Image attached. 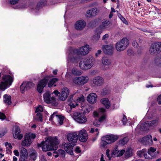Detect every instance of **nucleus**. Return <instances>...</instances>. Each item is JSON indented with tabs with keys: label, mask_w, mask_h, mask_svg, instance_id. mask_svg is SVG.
Wrapping results in <instances>:
<instances>
[{
	"label": "nucleus",
	"mask_w": 161,
	"mask_h": 161,
	"mask_svg": "<svg viewBox=\"0 0 161 161\" xmlns=\"http://www.w3.org/2000/svg\"><path fill=\"white\" fill-rule=\"evenodd\" d=\"M59 143V141L57 137H49L45 142H43L40 144H38L37 146L39 147H42L43 151L46 152L56 150Z\"/></svg>",
	"instance_id": "obj_1"
},
{
	"label": "nucleus",
	"mask_w": 161,
	"mask_h": 161,
	"mask_svg": "<svg viewBox=\"0 0 161 161\" xmlns=\"http://www.w3.org/2000/svg\"><path fill=\"white\" fill-rule=\"evenodd\" d=\"M95 62V59L92 57L81 60L79 63V67L83 70H86L90 69Z\"/></svg>",
	"instance_id": "obj_2"
},
{
	"label": "nucleus",
	"mask_w": 161,
	"mask_h": 161,
	"mask_svg": "<svg viewBox=\"0 0 161 161\" xmlns=\"http://www.w3.org/2000/svg\"><path fill=\"white\" fill-rule=\"evenodd\" d=\"M129 44L128 39L126 38H123L115 44L116 49L118 52L123 51L127 48Z\"/></svg>",
	"instance_id": "obj_3"
},
{
	"label": "nucleus",
	"mask_w": 161,
	"mask_h": 161,
	"mask_svg": "<svg viewBox=\"0 0 161 161\" xmlns=\"http://www.w3.org/2000/svg\"><path fill=\"white\" fill-rule=\"evenodd\" d=\"M13 80V78L10 76L8 75L4 76L0 84V89L3 91L4 90L11 85Z\"/></svg>",
	"instance_id": "obj_4"
},
{
	"label": "nucleus",
	"mask_w": 161,
	"mask_h": 161,
	"mask_svg": "<svg viewBox=\"0 0 161 161\" xmlns=\"http://www.w3.org/2000/svg\"><path fill=\"white\" fill-rule=\"evenodd\" d=\"M149 52L152 55L159 53L161 52V42H156L152 43L150 47Z\"/></svg>",
	"instance_id": "obj_5"
},
{
	"label": "nucleus",
	"mask_w": 161,
	"mask_h": 161,
	"mask_svg": "<svg viewBox=\"0 0 161 161\" xmlns=\"http://www.w3.org/2000/svg\"><path fill=\"white\" fill-rule=\"evenodd\" d=\"M73 118L77 122L80 124L84 123L87 120L86 118L83 113H75L73 115Z\"/></svg>",
	"instance_id": "obj_6"
},
{
	"label": "nucleus",
	"mask_w": 161,
	"mask_h": 161,
	"mask_svg": "<svg viewBox=\"0 0 161 161\" xmlns=\"http://www.w3.org/2000/svg\"><path fill=\"white\" fill-rule=\"evenodd\" d=\"M36 137V135L34 134H26L25 136V140L22 142V145L24 146H28L31 143L32 139Z\"/></svg>",
	"instance_id": "obj_7"
},
{
	"label": "nucleus",
	"mask_w": 161,
	"mask_h": 161,
	"mask_svg": "<svg viewBox=\"0 0 161 161\" xmlns=\"http://www.w3.org/2000/svg\"><path fill=\"white\" fill-rule=\"evenodd\" d=\"M89 80L87 76L85 75L81 77H75L73 79V82L75 84L83 85L86 83Z\"/></svg>",
	"instance_id": "obj_8"
},
{
	"label": "nucleus",
	"mask_w": 161,
	"mask_h": 161,
	"mask_svg": "<svg viewBox=\"0 0 161 161\" xmlns=\"http://www.w3.org/2000/svg\"><path fill=\"white\" fill-rule=\"evenodd\" d=\"M160 119L159 117H157L151 121H147L145 123L144 126L146 130L150 127H154L158 125Z\"/></svg>",
	"instance_id": "obj_9"
},
{
	"label": "nucleus",
	"mask_w": 161,
	"mask_h": 161,
	"mask_svg": "<svg viewBox=\"0 0 161 161\" xmlns=\"http://www.w3.org/2000/svg\"><path fill=\"white\" fill-rule=\"evenodd\" d=\"M89 51V46L88 45L80 47L79 49L74 50V52L76 53L78 55L85 56L87 54Z\"/></svg>",
	"instance_id": "obj_10"
},
{
	"label": "nucleus",
	"mask_w": 161,
	"mask_h": 161,
	"mask_svg": "<svg viewBox=\"0 0 161 161\" xmlns=\"http://www.w3.org/2000/svg\"><path fill=\"white\" fill-rule=\"evenodd\" d=\"M34 84L31 82H24L20 86V90L22 93L29 89L31 87L34 86Z\"/></svg>",
	"instance_id": "obj_11"
},
{
	"label": "nucleus",
	"mask_w": 161,
	"mask_h": 161,
	"mask_svg": "<svg viewBox=\"0 0 161 161\" xmlns=\"http://www.w3.org/2000/svg\"><path fill=\"white\" fill-rule=\"evenodd\" d=\"M48 80V78L45 77L39 82L37 88V90L39 93H42L43 88L47 84Z\"/></svg>",
	"instance_id": "obj_12"
},
{
	"label": "nucleus",
	"mask_w": 161,
	"mask_h": 161,
	"mask_svg": "<svg viewBox=\"0 0 161 161\" xmlns=\"http://www.w3.org/2000/svg\"><path fill=\"white\" fill-rule=\"evenodd\" d=\"M92 82L95 86H101L104 83V80L101 76H97L93 79Z\"/></svg>",
	"instance_id": "obj_13"
},
{
	"label": "nucleus",
	"mask_w": 161,
	"mask_h": 161,
	"mask_svg": "<svg viewBox=\"0 0 161 161\" xmlns=\"http://www.w3.org/2000/svg\"><path fill=\"white\" fill-rule=\"evenodd\" d=\"M64 117L61 115L56 114V113L54 112L51 115L49 120L52 121L54 119L55 120H56L60 125H62L63 124Z\"/></svg>",
	"instance_id": "obj_14"
},
{
	"label": "nucleus",
	"mask_w": 161,
	"mask_h": 161,
	"mask_svg": "<svg viewBox=\"0 0 161 161\" xmlns=\"http://www.w3.org/2000/svg\"><path fill=\"white\" fill-rule=\"evenodd\" d=\"M103 137V139H105L108 144H111L116 141L119 138L118 136L113 134L106 135Z\"/></svg>",
	"instance_id": "obj_15"
},
{
	"label": "nucleus",
	"mask_w": 161,
	"mask_h": 161,
	"mask_svg": "<svg viewBox=\"0 0 161 161\" xmlns=\"http://www.w3.org/2000/svg\"><path fill=\"white\" fill-rule=\"evenodd\" d=\"M43 97L45 102L47 103H53L56 101L54 97H50L49 92H47L45 93L43 95Z\"/></svg>",
	"instance_id": "obj_16"
},
{
	"label": "nucleus",
	"mask_w": 161,
	"mask_h": 161,
	"mask_svg": "<svg viewBox=\"0 0 161 161\" xmlns=\"http://www.w3.org/2000/svg\"><path fill=\"white\" fill-rule=\"evenodd\" d=\"M69 94V90L67 87H64L62 89L61 94L59 98L61 100L64 101L66 99Z\"/></svg>",
	"instance_id": "obj_17"
},
{
	"label": "nucleus",
	"mask_w": 161,
	"mask_h": 161,
	"mask_svg": "<svg viewBox=\"0 0 161 161\" xmlns=\"http://www.w3.org/2000/svg\"><path fill=\"white\" fill-rule=\"evenodd\" d=\"M86 23L83 20L77 21L75 24V29L79 31L82 30L86 26Z\"/></svg>",
	"instance_id": "obj_18"
},
{
	"label": "nucleus",
	"mask_w": 161,
	"mask_h": 161,
	"mask_svg": "<svg viewBox=\"0 0 161 161\" xmlns=\"http://www.w3.org/2000/svg\"><path fill=\"white\" fill-rule=\"evenodd\" d=\"M68 141L73 143H76L78 140V135L75 132L69 133L67 134Z\"/></svg>",
	"instance_id": "obj_19"
},
{
	"label": "nucleus",
	"mask_w": 161,
	"mask_h": 161,
	"mask_svg": "<svg viewBox=\"0 0 161 161\" xmlns=\"http://www.w3.org/2000/svg\"><path fill=\"white\" fill-rule=\"evenodd\" d=\"M102 48L103 52L105 53L108 55L112 54L114 50V47L112 45H103Z\"/></svg>",
	"instance_id": "obj_20"
},
{
	"label": "nucleus",
	"mask_w": 161,
	"mask_h": 161,
	"mask_svg": "<svg viewBox=\"0 0 161 161\" xmlns=\"http://www.w3.org/2000/svg\"><path fill=\"white\" fill-rule=\"evenodd\" d=\"M99 12V10L95 7L88 10L86 12V14L88 17H92L96 16Z\"/></svg>",
	"instance_id": "obj_21"
},
{
	"label": "nucleus",
	"mask_w": 161,
	"mask_h": 161,
	"mask_svg": "<svg viewBox=\"0 0 161 161\" xmlns=\"http://www.w3.org/2000/svg\"><path fill=\"white\" fill-rule=\"evenodd\" d=\"M74 145L70 143H66L64 145V148L66 152L68 154L72 155L73 154V149Z\"/></svg>",
	"instance_id": "obj_22"
},
{
	"label": "nucleus",
	"mask_w": 161,
	"mask_h": 161,
	"mask_svg": "<svg viewBox=\"0 0 161 161\" xmlns=\"http://www.w3.org/2000/svg\"><path fill=\"white\" fill-rule=\"evenodd\" d=\"M79 140L81 142H85L87 139V135L85 130L80 131L78 134Z\"/></svg>",
	"instance_id": "obj_23"
},
{
	"label": "nucleus",
	"mask_w": 161,
	"mask_h": 161,
	"mask_svg": "<svg viewBox=\"0 0 161 161\" xmlns=\"http://www.w3.org/2000/svg\"><path fill=\"white\" fill-rule=\"evenodd\" d=\"M102 63L103 69L106 70L108 69V67L111 64V61L108 58L104 57L102 59Z\"/></svg>",
	"instance_id": "obj_24"
},
{
	"label": "nucleus",
	"mask_w": 161,
	"mask_h": 161,
	"mask_svg": "<svg viewBox=\"0 0 161 161\" xmlns=\"http://www.w3.org/2000/svg\"><path fill=\"white\" fill-rule=\"evenodd\" d=\"M141 142L144 145L151 144L153 143L152 138L151 135L147 136L141 140Z\"/></svg>",
	"instance_id": "obj_25"
},
{
	"label": "nucleus",
	"mask_w": 161,
	"mask_h": 161,
	"mask_svg": "<svg viewBox=\"0 0 161 161\" xmlns=\"http://www.w3.org/2000/svg\"><path fill=\"white\" fill-rule=\"evenodd\" d=\"M97 96L96 93H92L90 94L87 97V101L90 103H94L97 101Z\"/></svg>",
	"instance_id": "obj_26"
},
{
	"label": "nucleus",
	"mask_w": 161,
	"mask_h": 161,
	"mask_svg": "<svg viewBox=\"0 0 161 161\" xmlns=\"http://www.w3.org/2000/svg\"><path fill=\"white\" fill-rule=\"evenodd\" d=\"M20 153L21 160L26 161L28 156V153L26 149L23 147H21Z\"/></svg>",
	"instance_id": "obj_27"
},
{
	"label": "nucleus",
	"mask_w": 161,
	"mask_h": 161,
	"mask_svg": "<svg viewBox=\"0 0 161 161\" xmlns=\"http://www.w3.org/2000/svg\"><path fill=\"white\" fill-rule=\"evenodd\" d=\"M109 152L110 150L109 149H107L106 151V154L107 157L108 158V160H110L111 157H114V155H116V154H118V153L119 152V151L116 149H115V150L112 152V153H111V156H110Z\"/></svg>",
	"instance_id": "obj_28"
},
{
	"label": "nucleus",
	"mask_w": 161,
	"mask_h": 161,
	"mask_svg": "<svg viewBox=\"0 0 161 161\" xmlns=\"http://www.w3.org/2000/svg\"><path fill=\"white\" fill-rule=\"evenodd\" d=\"M71 72L72 75L78 76L81 75L82 73L81 70L76 68H73L71 69Z\"/></svg>",
	"instance_id": "obj_29"
},
{
	"label": "nucleus",
	"mask_w": 161,
	"mask_h": 161,
	"mask_svg": "<svg viewBox=\"0 0 161 161\" xmlns=\"http://www.w3.org/2000/svg\"><path fill=\"white\" fill-rule=\"evenodd\" d=\"M101 103L104 105L106 108H108L110 106V103L109 100L107 98H103L101 99L100 101Z\"/></svg>",
	"instance_id": "obj_30"
},
{
	"label": "nucleus",
	"mask_w": 161,
	"mask_h": 161,
	"mask_svg": "<svg viewBox=\"0 0 161 161\" xmlns=\"http://www.w3.org/2000/svg\"><path fill=\"white\" fill-rule=\"evenodd\" d=\"M31 158L33 160H35L37 157V153L34 149L31 150L29 155Z\"/></svg>",
	"instance_id": "obj_31"
},
{
	"label": "nucleus",
	"mask_w": 161,
	"mask_h": 161,
	"mask_svg": "<svg viewBox=\"0 0 161 161\" xmlns=\"http://www.w3.org/2000/svg\"><path fill=\"white\" fill-rule=\"evenodd\" d=\"M4 102L8 105H10L11 103V96L7 94H5L3 96Z\"/></svg>",
	"instance_id": "obj_32"
},
{
	"label": "nucleus",
	"mask_w": 161,
	"mask_h": 161,
	"mask_svg": "<svg viewBox=\"0 0 161 161\" xmlns=\"http://www.w3.org/2000/svg\"><path fill=\"white\" fill-rule=\"evenodd\" d=\"M133 154L132 149L130 148L127 149L125 153V158H127L131 157Z\"/></svg>",
	"instance_id": "obj_33"
},
{
	"label": "nucleus",
	"mask_w": 161,
	"mask_h": 161,
	"mask_svg": "<svg viewBox=\"0 0 161 161\" xmlns=\"http://www.w3.org/2000/svg\"><path fill=\"white\" fill-rule=\"evenodd\" d=\"M154 62L155 65L161 67V56L156 57L154 59Z\"/></svg>",
	"instance_id": "obj_34"
},
{
	"label": "nucleus",
	"mask_w": 161,
	"mask_h": 161,
	"mask_svg": "<svg viewBox=\"0 0 161 161\" xmlns=\"http://www.w3.org/2000/svg\"><path fill=\"white\" fill-rule=\"evenodd\" d=\"M110 24L109 21L106 20L103 22L101 25H100V27L101 29H104L108 27Z\"/></svg>",
	"instance_id": "obj_35"
},
{
	"label": "nucleus",
	"mask_w": 161,
	"mask_h": 161,
	"mask_svg": "<svg viewBox=\"0 0 161 161\" xmlns=\"http://www.w3.org/2000/svg\"><path fill=\"white\" fill-rule=\"evenodd\" d=\"M58 80V79L57 78H53L50 80L48 84V87H51Z\"/></svg>",
	"instance_id": "obj_36"
},
{
	"label": "nucleus",
	"mask_w": 161,
	"mask_h": 161,
	"mask_svg": "<svg viewBox=\"0 0 161 161\" xmlns=\"http://www.w3.org/2000/svg\"><path fill=\"white\" fill-rule=\"evenodd\" d=\"M147 152V150L146 149H143L142 150L138 151L137 152V155L140 157H141L143 155H144L145 153Z\"/></svg>",
	"instance_id": "obj_37"
},
{
	"label": "nucleus",
	"mask_w": 161,
	"mask_h": 161,
	"mask_svg": "<svg viewBox=\"0 0 161 161\" xmlns=\"http://www.w3.org/2000/svg\"><path fill=\"white\" fill-rule=\"evenodd\" d=\"M85 101V99L84 96L83 95H81L80 97H78L75 100L76 103L79 102L82 103L84 102Z\"/></svg>",
	"instance_id": "obj_38"
},
{
	"label": "nucleus",
	"mask_w": 161,
	"mask_h": 161,
	"mask_svg": "<svg viewBox=\"0 0 161 161\" xmlns=\"http://www.w3.org/2000/svg\"><path fill=\"white\" fill-rule=\"evenodd\" d=\"M20 132H14V133L13 134L14 137L15 138H18L20 140L23 137V135L21 134H20Z\"/></svg>",
	"instance_id": "obj_39"
},
{
	"label": "nucleus",
	"mask_w": 161,
	"mask_h": 161,
	"mask_svg": "<svg viewBox=\"0 0 161 161\" xmlns=\"http://www.w3.org/2000/svg\"><path fill=\"white\" fill-rule=\"evenodd\" d=\"M69 59L72 63H77L79 61V59L77 57L73 56L72 57H69Z\"/></svg>",
	"instance_id": "obj_40"
},
{
	"label": "nucleus",
	"mask_w": 161,
	"mask_h": 161,
	"mask_svg": "<svg viewBox=\"0 0 161 161\" xmlns=\"http://www.w3.org/2000/svg\"><path fill=\"white\" fill-rule=\"evenodd\" d=\"M108 144L107 141L105 139H103V136L101 139V146L103 147H105Z\"/></svg>",
	"instance_id": "obj_41"
},
{
	"label": "nucleus",
	"mask_w": 161,
	"mask_h": 161,
	"mask_svg": "<svg viewBox=\"0 0 161 161\" xmlns=\"http://www.w3.org/2000/svg\"><path fill=\"white\" fill-rule=\"evenodd\" d=\"M34 119H35L39 120L41 122H42V115L40 113H37Z\"/></svg>",
	"instance_id": "obj_42"
},
{
	"label": "nucleus",
	"mask_w": 161,
	"mask_h": 161,
	"mask_svg": "<svg viewBox=\"0 0 161 161\" xmlns=\"http://www.w3.org/2000/svg\"><path fill=\"white\" fill-rule=\"evenodd\" d=\"M7 132V130L6 128H0V137L4 136Z\"/></svg>",
	"instance_id": "obj_43"
},
{
	"label": "nucleus",
	"mask_w": 161,
	"mask_h": 161,
	"mask_svg": "<svg viewBox=\"0 0 161 161\" xmlns=\"http://www.w3.org/2000/svg\"><path fill=\"white\" fill-rule=\"evenodd\" d=\"M128 141V138L127 137H125L120 141L119 142V144L122 145H124Z\"/></svg>",
	"instance_id": "obj_44"
},
{
	"label": "nucleus",
	"mask_w": 161,
	"mask_h": 161,
	"mask_svg": "<svg viewBox=\"0 0 161 161\" xmlns=\"http://www.w3.org/2000/svg\"><path fill=\"white\" fill-rule=\"evenodd\" d=\"M144 156L145 158L150 159H152L153 158H155L156 156L155 155L152 156L151 154L148 153L144 154Z\"/></svg>",
	"instance_id": "obj_45"
},
{
	"label": "nucleus",
	"mask_w": 161,
	"mask_h": 161,
	"mask_svg": "<svg viewBox=\"0 0 161 161\" xmlns=\"http://www.w3.org/2000/svg\"><path fill=\"white\" fill-rule=\"evenodd\" d=\"M99 129L98 128H96L95 130L94 128H92L90 132L91 133H95V135L96 136H98L99 134Z\"/></svg>",
	"instance_id": "obj_46"
},
{
	"label": "nucleus",
	"mask_w": 161,
	"mask_h": 161,
	"mask_svg": "<svg viewBox=\"0 0 161 161\" xmlns=\"http://www.w3.org/2000/svg\"><path fill=\"white\" fill-rule=\"evenodd\" d=\"M58 154L60 156L64 158L65 156V152L64 150L62 149H60L58 151Z\"/></svg>",
	"instance_id": "obj_47"
},
{
	"label": "nucleus",
	"mask_w": 161,
	"mask_h": 161,
	"mask_svg": "<svg viewBox=\"0 0 161 161\" xmlns=\"http://www.w3.org/2000/svg\"><path fill=\"white\" fill-rule=\"evenodd\" d=\"M5 146L6 147V151L8 150L9 152L10 150L9 149H11L12 148V147L10 143H8V142H6L5 143Z\"/></svg>",
	"instance_id": "obj_48"
},
{
	"label": "nucleus",
	"mask_w": 161,
	"mask_h": 161,
	"mask_svg": "<svg viewBox=\"0 0 161 161\" xmlns=\"http://www.w3.org/2000/svg\"><path fill=\"white\" fill-rule=\"evenodd\" d=\"M156 151V148H154L153 147H150V148L148 150V153L149 154H150L152 155L153 153L155 152Z\"/></svg>",
	"instance_id": "obj_49"
},
{
	"label": "nucleus",
	"mask_w": 161,
	"mask_h": 161,
	"mask_svg": "<svg viewBox=\"0 0 161 161\" xmlns=\"http://www.w3.org/2000/svg\"><path fill=\"white\" fill-rule=\"evenodd\" d=\"M101 123L98 120H95L93 122V125L94 126L98 127L100 125Z\"/></svg>",
	"instance_id": "obj_50"
},
{
	"label": "nucleus",
	"mask_w": 161,
	"mask_h": 161,
	"mask_svg": "<svg viewBox=\"0 0 161 161\" xmlns=\"http://www.w3.org/2000/svg\"><path fill=\"white\" fill-rule=\"evenodd\" d=\"M43 108L42 106H39L37 108H36L35 112L38 113H40L43 111Z\"/></svg>",
	"instance_id": "obj_51"
},
{
	"label": "nucleus",
	"mask_w": 161,
	"mask_h": 161,
	"mask_svg": "<svg viewBox=\"0 0 161 161\" xmlns=\"http://www.w3.org/2000/svg\"><path fill=\"white\" fill-rule=\"evenodd\" d=\"M100 37V34H97L95 35L93 37V40L97 41Z\"/></svg>",
	"instance_id": "obj_52"
},
{
	"label": "nucleus",
	"mask_w": 161,
	"mask_h": 161,
	"mask_svg": "<svg viewBox=\"0 0 161 161\" xmlns=\"http://www.w3.org/2000/svg\"><path fill=\"white\" fill-rule=\"evenodd\" d=\"M120 19H121V20L125 24H128V23L127 21L122 16H121L120 14L119 16Z\"/></svg>",
	"instance_id": "obj_53"
},
{
	"label": "nucleus",
	"mask_w": 161,
	"mask_h": 161,
	"mask_svg": "<svg viewBox=\"0 0 161 161\" xmlns=\"http://www.w3.org/2000/svg\"><path fill=\"white\" fill-rule=\"evenodd\" d=\"M115 149H116L119 151V152L118 153V154H117V155L119 156H121L125 152V151L124 150H121L120 152H119V150H118L117 148H116Z\"/></svg>",
	"instance_id": "obj_54"
},
{
	"label": "nucleus",
	"mask_w": 161,
	"mask_h": 161,
	"mask_svg": "<svg viewBox=\"0 0 161 161\" xmlns=\"http://www.w3.org/2000/svg\"><path fill=\"white\" fill-rule=\"evenodd\" d=\"M19 1V0H9V2L12 4H17Z\"/></svg>",
	"instance_id": "obj_55"
},
{
	"label": "nucleus",
	"mask_w": 161,
	"mask_h": 161,
	"mask_svg": "<svg viewBox=\"0 0 161 161\" xmlns=\"http://www.w3.org/2000/svg\"><path fill=\"white\" fill-rule=\"evenodd\" d=\"M6 118L5 115L1 112H0V119L3 120L4 119Z\"/></svg>",
	"instance_id": "obj_56"
},
{
	"label": "nucleus",
	"mask_w": 161,
	"mask_h": 161,
	"mask_svg": "<svg viewBox=\"0 0 161 161\" xmlns=\"http://www.w3.org/2000/svg\"><path fill=\"white\" fill-rule=\"evenodd\" d=\"M132 45L135 47L136 48L138 46V44L136 40H134L132 42Z\"/></svg>",
	"instance_id": "obj_57"
},
{
	"label": "nucleus",
	"mask_w": 161,
	"mask_h": 161,
	"mask_svg": "<svg viewBox=\"0 0 161 161\" xmlns=\"http://www.w3.org/2000/svg\"><path fill=\"white\" fill-rule=\"evenodd\" d=\"M105 119V115H102L101 118L99 119L98 120L101 122H103Z\"/></svg>",
	"instance_id": "obj_58"
},
{
	"label": "nucleus",
	"mask_w": 161,
	"mask_h": 161,
	"mask_svg": "<svg viewBox=\"0 0 161 161\" xmlns=\"http://www.w3.org/2000/svg\"><path fill=\"white\" fill-rule=\"evenodd\" d=\"M70 108H75L76 106H78V104L76 103L75 104L73 103H71L70 104Z\"/></svg>",
	"instance_id": "obj_59"
},
{
	"label": "nucleus",
	"mask_w": 161,
	"mask_h": 161,
	"mask_svg": "<svg viewBox=\"0 0 161 161\" xmlns=\"http://www.w3.org/2000/svg\"><path fill=\"white\" fill-rule=\"evenodd\" d=\"M101 53L102 51L101 50H98L97 52L95 53V56L96 57H98L99 55L101 54Z\"/></svg>",
	"instance_id": "obj_60"
},
{
	"label": "nucleus",
	"mask_w": 161,
	"mask_h": 161,
	"mask_svg": "<svg viewBox=\"0 0 161 161\" xmlns=\"http://www.w3.org/2000/svg\"><path fill=\"white\" fill-rule=\"evenodd\" d=\"M20 132V128L18 126L15 127L14 132H16V133L17 132L18 133V132Z\"/></svg>",
	"instance_id": "obj_61"
},
{
	"label": "nucleus",
	"mask_w": 161,
	"mask_h": 161,
	"mask_svg": "<svg viewBox=\"0 0 161 161\" xmlns=\"http://www.w3.org/2000/svg\"><path fill=\"white\" fill-rule=\"evenodd\" d=\"M157 101L159 104H161V95L158 97Z\"/></svg>",
	"instance_id": "obj_62"
},
{
	"label": "nucleus",
	"mask_w": 161,
	"mask_h": 161,
	"mask_svg": "<svg viewBox=\"0 0 161 161\" xmlns=\"http://www.w3.org/2000/svg\"><path fill=\"white\" fill-rule=\"evenodd\" d=\"M75 152L77 153H79L81 152L80 148L79 147H76L75 149Z\"/></svg>",
	"instance_id": "obj_63"
},
{
	"label": "nucleus",
	"mask_w": 161,
	"mask_h": 161,
	"mask_svg": "<svg viewBox=\"0 0 161 161\" xmlns=\"http://www.w3.org/2000/svg\"><path fill=\"white\" fill-rule=\"evenodd\" d=\"M14 154L15 155H16L17 156H19V152H18V150H15L14 151Z\"/></svg>",
	"instance_id": "obj_64"
}]
</instances>
